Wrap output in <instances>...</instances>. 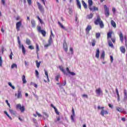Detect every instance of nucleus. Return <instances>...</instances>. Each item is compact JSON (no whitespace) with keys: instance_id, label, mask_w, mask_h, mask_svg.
<instances>
[{"instance_id":"6e6552de","label":"nucleus","mask_w":127,"mask_h":127,"mask_svg":"<svg viewBox=\"0 0 127 127\" xmlns=\"http://www.w3.org/2000/svg\"><path fill=\"white\" fill-rule=\"evenodd\" d=\"M72 115H71L70 119L72 122H75V119H74V118H75V111H74V108H73L72 109Z\"/></svg>"},{"instance_id":"3c124183","label":"nucleus","mask_w":127,"mask_h":127,"mask_svg":"<svg viewBox=\"0 0 127 127\" xmlns=\"http://www.w3.org/2000/svg\"><path fill=\"white\" fill-rule=\"evenodd\" d=\"M5 103L7 104V106H8V107L10 108V104H9V103H8V100H5Z\"/></svg>"},{"instance_id":"e2e57ef3","label":"nucleus","mask_w":127,"mask_h":127,"mask_svg":"<svg viewBox=\"0 0 127 127\" xmlns=\"http://www.w3.org/2000/svg\"><path fill=\"white\" fill-rule=\"evenodd\" d=\"M29 49H31V50H32L33 49H34V47H33V46L30 45V46H29Z\"/></svg>"},{"instance_id":"423d86ee","label":"nucleus","mask_w":127,"mask_h":127,"mask_svg":"<svg viewBox=\"0 0 127 127\" xmlns=\"http://www.w3.org/2000/svg\"><path fill=\"white\" fill-rule=\"evenodd\" d=\"M21 21H19L16 24V28L17 31H19L20 30V27L21 26Z\"/></svg>"},{"instance_id":"e433bc0d","label":"nucleus","mask_w":127,"mask_h":127,"mask_svg":"<svg viewBox=\"0 0 127 127\" xmlns=\"http://www.w3.org/2000/svg\"><path fill=\"white\" fill-rule=\"evenodd\" d=\"M8 85L10 87H11V88H12V89H13V90H14V89H15V87L12 85V84H11V82H8Z\"/></svg>"},{"instance_id":"9d476101","label":"nucleus","mask_w":127,"mask_h":127,"mask_svg":"<svg viewBox=\"0 0 127 127\" xmlns=\"http://www.w3.org/2000/svg\"><path fill=\"white\" fill-rule=\"evenodd\" d=\"M88 5L90 10H93V8H92V5H93V1L92 0H88Z\"/></svg>"},{"instance_id":"c85d7f7f","label":"nucleus","mask_w":127,"mask_h":127,"mask_svg":"<svg viewBox=\"0 0 127 127\" xmlns=\"http://www.w3.org/2000/svg\"><path fill=\"white\" fill-rule=\"evenodd\" d=\"M22 53L24 54H25L26 51L25 50V48H24V46L23 45H22Z\"/></svg>"},{"instance_id":"a18cd8bd","label":"nucleus","mask_w":127,"mask_h":127,"mask_svg":"<svg viewBox=\"0 0 127 127\" xmlns=\"http://www.w3.org/2000/svg\"><path fill=\"white\" fill-rule=\"evenodd\" d=\"M69 50H70L71 54H73L74 53V50L73 49V48L70 47L69 49Z\"/></svg>"},{"instance_id":"79ce46f5","label":"nucleus","mask_w":127,"mask_h":127,"mask_svg":"<svg viewBox=\"0 0 127 127\" xmlns=\"http://www.w3.org/2000/svg\"><path fill=\"white\" fill-rule=\"evenodd\" d=\"M2 66V59H1V57H0V67Z\"/></svg>"},{"instance_id":"58836bf2","label":"nucleus","mask_w":127,"mask_h":127,"mask_svg":"<svg viewBox=\"0 0 127 127\" xmlns=\"http://www.w3.org/2000/svg\"><path fill=\"white\" fill-rule=\"evenodd\" d=\"M44 119L45 120V119H47L48 118V115L46 114V113H44Z\"/></svg>"},{"instance_id":"de8ad7c7","label":"nucleus","mask_w":127,"mask_h":127,"mask_svg":"<svg viewBox=\"0 0 127 127\" xmlns=\"http://www.w3.org/2000/svg\"><path fill=\"white\" fill-rule=\"evenodd\" d=\"M50 45H50V44H49V43L45 45L44 48H47L49 47V46H50Z\"/></svg>"},{"instance_id":"9b49d317","label":"nucleus","mask_w":127,"mask_h":127,"mask_svg":"<svg viewBox=\"0 0 127 127\" xmlns=\"http://www.w3.org/2000/svg\"><path fill=\"white\" fill-rule=\"evenodd\" d=\"M95 57L97 58V59H99V58H100V50L99 49H96Z\"/></svg>"},{"instance_id":"cd10ccee","label":"nucleus","mask_w":127,"mask_h":127,"mask_svg":"<svg viewBox=\"0 0 127 127\" xmlns=\"http://www.w3.org/2000/svg\"><path fill=\"white\" fill-rule=\"evenodd\" d=\"M36 66L37 67V68H39V67H40V64H41V62H39L38 63V61H36Z\"/></svg>"},{"instance_id":"49530a36","label":"nucleus","mask_w":127,"mask_h":127,"mask_svg":"<svg viewBox=\"0 0 127 127\" xmlns=\"http://www.w3.org/2000/svg\"><path fill=\"white\" fill-rule=\"evenodd\" d=\"M37 30L38 31H39V32H41V31H42L43 30H41V27L39 26L37 28Z\"/></svg>"},{"instance_id":"1a4fd4ad","label":"nucleus","mask_w":127,"mask_h":127,"mask_svg":"<svg viewBox=\"0 0 127 127\" xmlns=\"http://www.w3.org/2000/svg\"><path fill=\"white\" fill-rule=\"evenodd\" d=\"M109 112L107 110H101L100 112V115L102 116V117H104L105 115H108Z\"/></svg>"},{"instance_id":"f8f14e48","label":"nucleus","mask_w":127,"mask_h":127,"mask_svg":"<svg viewBox=\"0 0 127 127\" xmlns=\"http://www.w3.org/2000/svg\"><path fill=\"white\" fill-rule=\"evenodd\" d=\"M91 29H92V26L88 25L86 28V32L87 34H88L89 32H90V30H91Z\"/></svg>"},{"instance_id":"f704fd0d","label":"nucleus","mask_w":127,"mask_h":127,"mask_svg":"<svg viewBox=\"0 0 127 127\" xmlns=\"http://www.w3.org/2000/svg\"><path fill=\"white\" fill-rule=\"evenodd\" d=\"M41 33H42L43 36H44V37L46 36V32L44 30L41 31Z\"/></svg>"},{"instance_id":"0eeeda50","label":"nucleus","mask_w":127,"mask_h":127,"mask_svg":"<svg viewBox=\"0 0 127 127\" xmlns=\"http://www.w3.org/2000/svg\"><path fill=\"white\" fill-rule=\"evenodd\" d=\"M95 93L97 94L98 96H101V95H103V91L100 88L96 90Z\"/></svg>"},{"instance_id":"338daca9","label":"nucleus","mask_w":127,"mask_h":127,"mask_svg":"<svg viewBox=\"0 0 127 127\" xmlns=\"http://www.w3.org/2000/svg\"><path fill=\"white\" fill-rule=\"evenodd\" d=\"M60 77V75H57V76H56V80L57 81H58V79Z\"/></svg>"},{"instance_id":"864d4df0","label":"nucleus","mask_w":127,"mask_h":127,"mask_svg":"<svg viewBox=\"0 0 127 127\" xmlns=\"http://www.w3.org/2000/svg\"><path fill=\"white\" fill-rule=\"evenodd\" d=\"M110 60L111 61V63H113V62H114V58L112 56H110Z\"/></svg>"},{"instance_id":"c03bdc74","label":"nucleus","mask_w":127,"mask_h":127,"mask_svg":"<svg viewBox=\"0 0 127 127\" xmlns=\"http://www.w3.org/2000/svg\"><path fill=\"white\" fill-rule=\"evenodd\" d=\"M35 73H36V76L37 78H39V72H38V71H37V70H35Z\"/></svg>"},{"instance_id":"f3484780","label":"nucleus","mask_w":127,"mask_h":127,"mask_svg":"<svg viewBox=\"0 0 127 127\" xmlns=\"http://www.w3.org/2000/svg\"><path fill=\"white\" fill-rule=\"evenodd\" d=\"M111 24L112 25V26L114 27V28H116L117 27V24H116V22H114V20H111Z\"/></svg>"},{"instance_id":"603ef678","label":"nucleus","mask_w":127,"mask_h":127,"mask_svg":"<svg viewBox=\"0 0 127 127\" xmlns=\"http://www.w3.org/2000/svg\"><path fill=\"white\" fill-rule=\"evenodd\" d=\"M116 8L113 7V8H112V11H113L114 14H116Z\"/></svg>"},{"instance_id":"4468645a","label":"nucleus","mask_w":127,"mask_h":127,"mask_svg":"<svg viewBox=\"0 0 127 127\" xmlns=\"http://www.w3.org/2000/svg\"><path fill=\"white\" fill-rule=\"evenodd\" d=\"M119 36H120V40L121 42H122L123 43V42H124V35H123L122 32L120 33Z\"/></svg>"},{"instance_id":"39448f33","label":"nucleus","mask_w":127,"mask_h":127,"mask_svg":"<svg viewBox=\"0 0 127 127\" xmlns=\"http://www.w3.org/2000/svg\"><path fill=\"white\" fill-rule=\"evenodd\" d=\"M16 96H17V99H21V98H22V95L21 94V90L19 89L18 90V94H15V96L16 97Z\"/></svg>"},{"instance_id":"a211bd4d","label":"nucleus","mask_w":127,"mask_h":127,"mask_svg":"<svg viewBox=\"0 0 127 127\" xmlns=\"http://www.w3.org/2000/svg\"><path fill=\"white\" fill-rule=\"evenodd\" d=\"M59 68L61 70V71H62V72L64 73V74H66V71L63 68V66H59Z\"/></svg>"},{"instance_id":"412c9836","label":"nucleus","mask_w":127,"mask_h":127,"mask_svg":"<svg viewBox=\"0 0 127 127\" xmlns=\"http://www.w3.org/2000/svg\"><path fill=\"white\" fill-rule=\"evenodd\" d=\"M22 80L23 82V84H26V79H25V75H23L22 77Z\"/></svg>"},{"instance_id":"bb28decb","label":"nucleus","mask_w":127,"mask_h":127,"mask_svg":"<svg viewBox=\"0 0 127 127\" xmlns=\"http://www.w3.org/2000/svg\"><path fill=\"white\" fill-rule=\"evenodd\" d=\"M81 2H82V5H83V6H84V8H87V4H86L85 1L82 0L81 1Z\"/></svg>"},{"instance_id":"7ed1b4c3","label":"nucleus","mask_w":127,"mask_h":127,"mask_svg":"<svg viewBox=\"0 0 127 127\" xmlns=\"http://www.w3.org/2000/svg\"><path fill=\"white\" fill-rule=\"evenodd\" d=\"M104 7L105 9V14L106 17H109V16L110 15V9L107 7L106 5H104Z\"/></svg>"},{"instance_id":"473e14b6","label":"nucleus","mask_w":127,"mask_h":127,"mask_svg":"<svg viewBox=\"0 0 127 127\" xmlns=\"http://www.w3.org/2000/svg\"><path fill=\"white\" fill-rule=\"evenodd\" d=\"M64 48L66 52L68 51V49L67 48V46H66V43H64Z\"/></svg>"},{"instance_id":"0e129e2a","label":"nucleus","mask_w":127,"mask_h":127,"mask_svg":"<svg viewBox=\"0 0 127 127\" xmlns=\"http://www.w3.org/2000/svg\"><path fill=\"white\" fill-rule=\"evenodd\" d=\"M58 23L60 25H61L62 28H64V26H63V25H62L60 22H58Z\"/></svg>"},{"instance_id":"680f3d73","label":"nucleus","mask_w":127,"mask_h":127,"mask_svg":"<svg viewBox=\"0 0 127 127\" xmlns=\"http://www.w3.org/2000/svg\"><path fill=\"white\" fill-rule=\"evenodd\" d=\"M1 3H2L3 5H5V0H1Z\"/></svg>"},{"instance_id":"f257e3e1","label":"nucleus","mask_w":127,"mask_h":127,"mask_svg":"<svg viewBox=\"0 0 127 127\" xmlns=\"http://www.w3.org/2000/svg\"><path fill=\"white\" fill-rule=\"evenodd\" d=\"M94 23L96 25H98V24H99L101 28H104V23L103 22V21L101 20V18L100 17V16L97 15V18L95 21Z\"/></svg>"},{"instance_id":"4d7b16f0","label":"nucleus","mask_w":127,"mask_h":127,"mask_svg":"<svg viewBox=\"0 0 127 127\" xmlns=\"http://www.w3.org/2000/svg\"><path fill=\"white\" fill-rule=\"evenodd\" d=\"M69 74H70V75H71V76H75L76 75V73L75 72H70Z\"/></svg>"},{"instance_id":"2f4dec72","label":"nucleus","mask_w":127,"mask_h":127,"mask_svg":"<svg viewBox=\"0 0 127 127\" xmlns=\"http://www.w3.org/2000/svg\"><path fill=\"white\" fill-rule=\"evenodd\" d=\"M9 111L12 115H15V114H16V112L12 109H9Z\"/></svg>"},{"instance_id":"f03ea898","label":"nucleus","mask_w":127,"mask_h":127,"mask_svg":"<svg viewBox=\"0 0 127 127\" xmlns=\"http://www.w3.org/2000/svg\"><path fill=\"white\" fill-rule=\"evenodd\" d=\"M16 109H19L20 111H21V113H24V111H25V107L24 106H21V104H18L16 106Z\"/></svg>"},{"instance_id":"c756f323","label":"nucleus","mask_w":127,"mask_h":127,"mask_svg":"<svg viewBox=\"0 0 127 127\" xmlns=\"http://www.w3.org/2000/svg\"><path fill=\"white\" fill-rule=\"evenodd\" d=\"M100 58L102 59H105V51H103L101 55Z\"/></svg>"},{"instance_id":"37998d69","label":"nucleus","mask_w":127,"mask_h":127,"mask_svg":"<svg viewBox=\"0 0 127 127\" xmlns=\"http://www.w3.org/2000/svg\"><path fill=\"white\" fill-rule=\"evenodd\" d=\"M93 42L91 43L92 46L94 47L96 45V41L95 40H93Z\"/></svg>"},{"instance_id":"ddd939ff","label":"nucleus","mask_w":127,"mask_h":127,"mask_svg":"<svg viewBox=\"0 0 127 127\" xmlns=\"http://www.w3.org/2000/svg\"><path fill=\"white\" fill-rule=\"evenodd\" d=\"M31 24L32 25V27H35L36 26V23L35 22V20L34 19H32L31 20Z\"/></svg>"},{"instance_id":"09e8293b","label":"nucleus","mask_w":127,"mask_h":127,"mask_svg":"<svg viewBox=\"0 0 127 127\" xmlns=\"http://www.w3.org/2000/svg\"><path fill=\"white\" fill-rule=\"evenodd\" d=\"M97 109H98V110H100V109L104 110V109H105V107H101L100 106H98Z\"/></svg>"},{"instance_id":"b1692460","label":"nucleus","mask_w":127,"mask_h":127,"mask_svg":"<svg viewBox=\"0 0 127 127\" xmlns=\"http://www.w3.org/2000/svg\"><path fill=\"white\" fill-rule=\"evenodd\" d=\"M26 44H27V45H30L31 44V41L29 39L27 38L26 39Z\"/></svg>"},{"instance_id":"20e7f679","label":"nucleus","mask_w":127,"mask_h":127,"mask_svg":"<svg viewBox=\"0 0 127 127\" xmlns=\"http://www.w3.org/2000/svg\"><path fill=\"white\" fill-rule=\"evenodd\" d=\"M37 4L38 6V8L41 12L42 13H44V8L43 7V6L40 4L39 2H37Z\"/></svg>"},{"instance_id":"5701e85b","label":"nucleus","mask_w":127,"mask_h":127,"mask_svg":"<svg viewBox=\"0 0 127 127\" xmlns=\"http://www.w3.org/2000/svg\"><path fill=\"white\" fill-rule=\"evenodd\" d=\"M53 42V41L52 40V36L50 35L49 40L48 41V43L51 45Z\"/></svg>"},{"instance_id":"13d9d810","label":"nucleus","mask_w":127,"mask_h":127,"mask_svg":"<svg viewBox=\"0 0 127 127\" xmlns=\"http://www.w3.org/2000/svg\"><path fill=\"white\" fill-rule=\"evenodd\" d=\"M27 2L29 4V5H31L32 2H31V0H27Z\"/></svg>"},{"instance_id":"a878e982","label":"nucleus","mask_w":127,"mask_h":127,"mask_svg":"<svg viewBox=\"0 0 127 127\" xmlns=\"http://www.w3.org/2000/svg\"><path fill=\"white\" fill-rule=\"evenodd\" d=\"M112 38V32H109L107 34L108 40H110V38Z\"/></svg>"},{"instance_id":"774afa93","label":"nucleus","mask_w":127,"mask_h":127,"mask_svg":"<svg viewBox=\"0 0 127 127\" xmlns=\"http://www.w3.org/2000/svg\"><path fill=\"white\" fill-rule=\"evenodd\" d=\"M19 19H20V16H17L16 18V20H19Z\"/></svg>"},{"instance_id":"dca6fc26","label":"nucleus","mask_w":127,"mask_h":127,"mask_svg":"<svg viewBox=\"0 0 127 127\" xmlns=\"http://www.w3.org/2000/svg\"><path fill=\"white\" fill-rule=\"evenodd\" d=\"M108 42L109 46H110V47H111V48H114V45L113 44V43H112V41H110V40H108Z\"/></svg>"},{"instance_id":"7c9ffc66","label":"nucleus","mask_w":127,"mask_h":127,"mask_svg":"<svg viewBox=\"0 0 127 127\" xmlns=\"http://www.w3.org/2000/svg\"><path fill=\"white\" fill-rule=\"evenodd\" d=\"M45 74L46 75V76H47V79L48 82H49V77H48V72L46 70H45Z\"/></svg>"},{"instance_id":"a19ab883","label":"nucleus","mask_w":127,"mask_h":127,"mask_svg":"<svg viewBox=\"0 0 127 127\" xmlns=\"http://www.w3.org/2000/svg\"><path fill=\"white\" fill-rule=\"evenodd\" d=\"M66 85V80L64 81V82L63 83V84L60 85V88H62V86H65Z\"/></svg>"},{"instance_id":"4be33fe9","label":"nucleus","mask_w":127,"mask_h":127,"mask_svg":"<svg viewBox=\"0 0 127 127\" xmlns=\"http://www.w3.org/2000/svg\"><path fill=\"white\" fill-rule=\"evenodd\" d=\"M120 50L122 53H126V48H125V47H121L120 48Z\"/></svg>"},{"instance_id":"393cba45","label":"nucleus","mask_w":127,"mask_h":127,"mask_svg":"<svg viewBox=\"0 0 127 127\" xmlns=\"http://www.w3.org/2000/svg\"><path fill=\"white\" fill-rule=\"evenodd\" d=\"M123 101L124 102H126V101H127V92H124V98Z\"/></svg>"},{"instance_id":"69168bd1","label":"nucleus","mask_w":127,"mask_h":127,"mask_svg":"<svg viewBox=\"0 0 127 127\" xmlns=\"http://www.w3.org/2000/svg\"><path fill=\"white\" fill-rule=\"evenodd\" d=\"M36 113L38 117H42V115L39 114L38 112H36Z\"/></svg>"},{"instance_id":"4c0bfd02","label":"nucleus","mask_w":127,"mask_h":127,"mask_svg":"<svg viewBox=\"0 0 127 127\" xmlns=\"http://www.w3.org/2000/svg\"><path fill=\"white\" fill-rule=\"evenodd\" d=\"M100 36H101V34L100 33H97L96 34V38H100Z\"/></svg>"},{"instance_id":"6e6d98bb","label":"nucleus","mask_w":127,"mask_h":127,"mask_svg":"<svg viewBox=\"0 0 127 127\" xmlns=\"http://www.w3.org/2000/svg\"><path fill=\"white\" fill-rule=\"evenodd\" d=\"M116 92L117 96H120V94L119 93V90L118 89V88L116 89Z\"/></svg>"},{"instance_id":"052dcab7","label":"nucleus","mask_w":127,"mask_h":127,"mask_svg":"<svg viewBox=\"0 0 127 127\" xmlns=\"http://www.w3.org/2000/svg\"><path fill=\"white\" fill-rule=\"evenodd\" d=\"M72 13H73V10L71 9H69L68 13L69 14H72Z\"/></svg>"},{"instance_id":"6ab92c4d","label":"nucleus","mask_w":127,"mask_h":127,"mask_svg":"<svg viewBox=\"0 0 127 127\" xmlns=\"http://www.w3.org/2000/svg\"><path fill=\"white\" fill-rule=\"evenodd\" d=\"M93 13H91L90 14L87 15L86 18H87L88 19H91V18H93Z\"/></svg>"},{"instance_id":"aec40b11","label":"nucleus","mask_w":127,"mask_h":127,"mask_svg":"<svg viewBox=\"0 0 127 127\" xmlns=\"http://www.w3.org/2000/svg\"><path fill=\"white\" fill-rule=\"evenodd\" d=\"M76 3H77V7H79V8L81 9V2H80V0H76Z\"/></svg>"},{"instance_id":"bf43d9fd","label":"nucleus","mask_w":127,"mask_h":127,"mask_svg":"<svg viewBox=\"0 0 127 127\" xmlns=\"http://www.w3.org/2000/svg\"><path fill=\"white\" fill-rule=\"evenodd\" d=\"M82 96L83 98H86V99H88V95L87 94H83Z\"/></svg>"},{"instance_id":"c9c22d12","label":"nucleus","mask_w":127,"mask_h":127,"mask_svg":"<svg viewBox=\"0 0 127 127\" xmlns=\"http://www.w3.org/2000/svg\"><path fill=\"white\" fill-rule=\"evenodd\" d=\"M11 68L12 69H13V68H17V65H16L15 64H12Z\"/></svg>"},{"instance_id":"5fc2aeb1","label":"nucleus","mask_w":127,"mask_h":127,"mask_svg":"<svg viewBox=\"0 0 127 127\" xmlns=\"http://www.w3.org/2000/svg\"><path fill=\"white\" fill-rule=\"evenodd\" d=\"M92 8L93 9L92 11L98 10V7H97L96 6H94Z\"/></svg>"},{"instance_id":"2eb2a0df","label":"nucleus","mask_w":127,"mask_h":127,"mask_svg":"<svg viewBox=\"0 0 127 127\" xmlns=\"http://www.w3.org/2000/svg\"><path fill=\"white\" fill-rule=\"evenodd\" d=\"M116 110L118 112H119V113H123V112H124V109L122 107H116Z\"/></svg>"},{"instance_id":"72a5a7b5","label":"nucleus","mask_w":127,"mask_h":127,"mask_svg":"<svg viewBox=\"0 0 127 127\" xmlns=\"http://www.w3.org/2000/svg\"><path fill=\"white\" fill-rule=\"evenodd\" d=\"M4 113L5 115L6 116H7L8 117V118H9V119L12 120V119L11 118V117H10V116H9V115H8V114L7 113V112L4 111Z\"/></svg>"},{"instance_id":"8fccbe9b","label":"nucleus","mask_w":127,"mask_h":127,"mask_svg":"<svg viewBox=\"0 0 127 127\" xmlns=\"http://www.w3.org/2000/svg\"><path fill=\"white\" fill-rule=\"evenodd\" d=\"M54 110L56 114H57V115H59V112H58V110H57L56 108Z\"/></svg>"},{"instance_id":"ea45409f","label":"nucleus","mask_w":127,"mask_h":127,"mask_svg":"<svg viewBox=\"0 0 127 127\" xmlns=\"http://www.w3.org/2000/svg\"><path fill=\"white\" fill-rule=\"evenodd\" d=\"M36 51H37V54H38V52L39 51V46L37 44H36Z\"/></svg>"}]
</instances>
